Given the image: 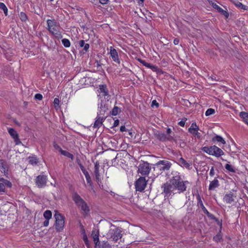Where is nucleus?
Wrapping results in <instances>:
<instances>
[{"label": "nucleus", "mask_w": 248, "mask_h": 248, "mask_svg": "<svg viewBox=\"0 0 248 248\" xmlns=\"http://www.w3.org/2000/svg\"><path fill=\"white\" fill-rule=\"evenodd\" d=\"M108 0H99V2L100 3L102 4H107Z\"/></svg>", "instance_id": "61"}, {"label": "nucleus", "mask_w": 248, "mask_h": 248, "mask_svg": "<svg viewBox=\"0 0 248 248\" xmlns=\"http://www.w3.org/2000/svg\"><path fill=\"white\" fill-rule=\"evenodd\" d=\"M9 167L6 160L0 159V170L6 176L8 175Z\"/></svg>", "instance_id": "15"}, {"label": "nucleus", "mask_w": 248, "mask_h": 248, "mask_svg": "<svg viewBox=\"0 0 248 248\" xmlns=\"http://www.w3.org/2000/svg\"><path fill=\"white\" fill-rule=\"evenodd\" d=\"M119 120L118 119H117L114 121L113 126V127H116L119 125Z\"/></svg>", "instance_id": "54"}, {"label": "nucleus", "mask_w": 248, "mask_h": 248, "mask_svg": "<svg viewBox=\"0 0 248 248\" xmlns=\"http://www.w3.org/2000/svg\"><path fill=\"white\" fill-rule=\"evenodd\" d=\"M152 107L155 106L156 108L158 107L159 104L156 102L155 100H154L152 102Z\"/></svg>", "instance_id": "47"}, {"label": "nucleus", "mask_w": 248, "mask_h": 248, "mask_svg": "<svg viewBox=\"0 0 248 248\" xmlns=\"http://www.w3.org/2000/svg\"><path fill=\"white\" fill-rule=\"evenodd\" d=\"M110 54L112 60L115 62L118 63V64H120V61L119 59L118 53L116 50L112 46H111L110 47Z\"/></svg>", "instance_id": "20"}, {"label": "nucleus", "mask_w": 248, "mask_h": 248, "mask_svg": "<svg viewBox=\"0 0 248 248\" xmlns=\"http://www.w3.org/2000/svg\"><path fill=\"white\" fill-rule=\"evenodd\" d=\"M209 174L211 176H213L214 175L215 172H214V167H212V168L210 170V171Z\"/></svg>", "instance_id": "50"}, {"label": "nucleus", "mask_w": 248, "mask_h": 248, "mask_svg": "<svg viewBox=\"0 0 248 248\" xmlns=\"http://www.w3.org/2000/svg\"><path fill=\"white\" fill-rule=\"evenodd\" d=\"M79 223L80 224V227H81V229L82 230L83 232L84 233H85V230L84 229V226L82 225V224H81L80 221H79Z\"/></svg>", "instance_id": "63"}, {"label": "nucleus", "mask_w": 248, "mask_h": 248, "mask_svg": "<svg viewBox=\"0 0 248 248\" xmlns=\"http://www.w3.org/2000/svg\"><path fill=\"white\" fill-rule=\"evenodd\" d=\"M62 44L65 47H69L70 46L71 43L70 41L66 38L63 39L62 40Z\"/></svg>", "instance_id": "36"}, {"label": "nucleus", "mask_w": 248, "mask_h": 248, "mask_svg": "<svg viewBox=\"0 0 248 248\" xmlns=\"http://www.w3.org/2000/svg\"><path fill=\"white\" fill-rule=\"evenodd\" d=\"M99 167H100V165H99V162L96 161L94 163V173L95 175L96 181L98 183H99V182H101V177H100V174L99 170Z\"/></svg>", "instance_id": "18"}, {"label": "nucleus", "mask_w": 248, "mask_h": 248, "mask_svg": "<svg viewBox=\"0 0 248 248\" xmlns=\"http://www.w3.org/2000/svg\"><path fill=\"white\" fill-rule=\"evenodd\" d=\"M59 102H60V101H59V99L58 98H55L54 99L53 103H54L55 105H58L59 104Z\"/></svg>", "instance_id": "57"}, {"label": "nucleus", "mask_w": 248, "mask_h": 248, "mask_svg": "<svg viewBox=\"0 0 248 248\" xmlns=\"http://www.w3.org/2000/svg\"><path fill=\"white\" fill-rule=\"evenodd\" d=\"M99 90L101 93H103L104 96H105L108 95V91L106 85H100Z\"/></svg>", "instance_id": "26"}, {"label": "nucleus", "mask_w": 248, "mask_h": 248, "mask_svg": "<svg viewBox=\"0 0 248 248\" xmlns=\"http://www.w3.org/2000/svg\"><path fill=\"white\" fill-rule=\"evenodd\" d=\"M96 66L98 68L99 67H100L101 65V64L100 63V62L98 61H96Z\"/></svg>", "instance_id": "64"}, {"label": "nucleus", "mask_w": 248, "mask_h": 248, "mask_svg": "<svg viewBox=\"0 0 248 248\" xmlns=\"http://www.w3.org/2000/svg\"><path fill=\"white\" fill-rule=\"evenodd\" d=\"M89 44H85L83 47H84V48H83V51H84V52L83 53H85L89 49Z\"/></svg>", "instance_id": "46"}, {"label": "nucleus", "mask_w": 248, "mask_h": 248, "mask_svg": "<svg viewBox=\"0 0 248 248\" xmlns=\"http://www.w3.org/2000/svg\"><path fill=\"white\" fill-rule=\"evenodd\" d=\"M107 236L109 238H111L113 241L116 242L118 240L122 238L121 231L116 226L110 223V227Z\"/></svg>", "instance_id": "5"}, {"label": "nucleus", "mask_w": 248, "mask_h": 248, "mask_svg": "<svg viewBox=\"0 0 248 248\" xmlns=\"http://www.w3.org/2000/svg\"><path fill=\"white\" fill-rule=\"evenodd\" d=\"M225 169L228 170L229 172H235V170L234 168L232 165L229 164H226L225 166Z\"/></svg>", "instance_id": "34"}, {"label": "nucleus", "mask_w": 248, "mask_h": 248, "mask_svg": "<svg viewBox=\"0 0 248 248\" xmlns=\"http://www.w3.org/2000/svg\"><path fill=\"white\" fill-rule=\"evenodd\" d=\"M55 218V228L57 232H62L64 226V217L61 214L58 212L54 215Z\"/></svg>", "instance_id": "7"}, {"label": "nucleus", "mask_w": 248, "mask_h": 248, "mask_svg": "<svg viewBox=\"0 0 248 248\" xmlns=\"http://www.w3.org/2000/svg\"><path fill=\"white\" fill-rule=\"evenodd\" d=\"M210 219L215 220L218 225H219L220 226H222V220L220 221L218 220V218L216 217L214 215H213V218H210Z\"/></svg>", "instance_id": "43"}, {"label": "nucleus", "mask_w": 248, "mask_h": 248, "mask_svg": "<svg viewBox=\"0 0 248 248\" xmlns=\"http://www.w3.org/2000/svg\"><path fill=\"white\" fill-rule=\"evenodd\" d=\"M215 112V110L213 108H208L205 112V115L206 116H209L210 115L214 114Z\"/></svg>", "instance_id": "41"}, {"label": "nucleus", "mask_w": 248, "mask_h": 248, "mask_svg": "<svg viewBox=\"0 0 248 248\" xmlns=\"http://www.w3.org/2000/svg\"><path fill=\"white\" fill-rule=\"evenodd\" d=\"M85 44V41L83 40L79 41L78 42L79 46L81 47H83Z\"/></svg>", "instance_id": "53"}, {"label": "nucleus", "mask_w": 248, "mask_h": 248, "mask_svg": "<svg viewBox=\"0 0 248 248\" xmlns=\"http://www.w3.org/2000/svg\"><path fill=\"white\" fill-rule=\"evenodd\" d=\"M107 116H102L101 115H98L96 117V120L95 121L93 125L94 128H99L102 125L103 122L106 119Z\"/></svg>", "instance_id": "19"}, {"label": "nucleus", "mask_w": 248, "mask_h": 248, "mask_svg": "<svg viewBox=\"0 0 248 248\" xmlns=\"http://www.w3.org/2000/svg\"><path fill=\"white\" fill-rule=\"evenodd\" d=\"M120 131L121 132H124V131H126V128H125L124 125H122L120 127Z\"/></svg>", "instance_id": "59"}, {"label": "nucleus", "mask_w": 248, "mask_h": 248, "mask_svg": "<svg viewBox=\"0 0 248 248\" xmlns=\"http://www.w3.org/2000/svg\"><path fill=\"white\" fill-rule=\"evenodd\" d=\"M8 131L10 136L14 139L16 145H18L21 143V141L19 139V135L15 129L10 128L8 129Z\"/></svg>", "instance_id": "14"}, {"label": "nucleus", "mask_w": 248, "mask_h": 248, "mask_svg": "<svg viewBox=\"0 0 248 248\" xmlns=\"http://www.w3.org/2000/svg\"><path fill=\"white\" fill-rule=\"evenodd\" d=\"M54 147L55 149L59 150L60 152H61V149H62L59 145L55 143H54Z\"/></svg>", "instance_id": "51"}, {"label": "nucleus", "mask_w": 248, "mask_h": 248, "mask_svg": "<svg viewBox=\"0 0 248 248\" xmlns=\"http://www.w3.org/2000/svg\"><path fill=\"white\" fill-rule=\"evenodd\" d=\"M155 165L158 167L160 171H168L170 169L172 164L167 160H160Z\"/></svg>", "instance_id": "11"}, {"label": "nucleus", "mask_w": 248, "mask_h": 248, "mask_svg": "<svg viewBox=\"0 0 248 248\" xmlns=\"http://www.w3.org/2000/svg\"><path fill=\"white\" fill-rule=\"evenodd\" d=\"M170 179L174 189L177 190L178 193H183L186 190V183H188V181H184L182 179L179 173L176 172Z\"/></svg>", "instance_id": "2"}, {"label": "nucleus", "mask_w": 248, "mask_h": 248, "mask_svg": "<svg viewBox=\"0 0 248 248\" xmlns=\"http://www.w3.org/2000/svg\"><path fill=\"white\" fill-rule=\"evenodd\" d=\"M178 162L181 166L189 169L190 164L188 163L183 157H181L178 159Z\"/></svg>", "instance_id": "24"}, {"label": "nucleus", "mask_w": 248, "mask_h": 248, "mask_svg": "<svg viewBox=\"0 0 248 248\" xmlns=\"http://www.w3.org/2000/svg\"><path fill=\"white\" fill-rule=\"evenodd\" d=\"M83 240L85 243V244L87 246L88 248H90V243L88 239V237L86 233H84L83 237Z\"/></svg>", "instance_id": "38"}, {"label": "nucleus", "mask_w": 248, "mask_h": 248, "mask_svg": "<svg viewBox=\"0 0 248 248\" xmlns=\"http://www.w3.org/2000/svg\"><path fill=\"white\" fill-rule=\"evenodd\" d=\"M78 165L83 173L87 171L81 163H79Z\"/></svg>", "instance_id": "49"}, {"label": "nucleus", "mask_w": 248, "mask_h": 248, "mask_svg": "<svg viewBox=\"0 0 248 248\" xmlns=\"http://www.w3.org/2000/svg\"><path fill=\"white\" fill-rule=\"evenodd\" d=\"M91 237L93 239L95 245V248H111V245L108 241H103L100 242L99 238V231L96 229L93 230L91 234Z\"/></svg>", "instance_id": "4"}, {"label": "nucleus", "mask_w": 248, "mask_h": 248, "mask_svg": "<svg viewBox=\"0 0 248 248\" xmlns=\"http://www.w3.org/2000/svg\"><path fill=\"white\" fill-rule=\"evenodd\" d=\"M61 153L62 155H63L68 158H71L72 159H73L74 158V155L71 153H69L68 151L61 149Z\"/></svg>", "instance_id": "31"}, {"label": "nucleus", "mask_w": 248, "mask_h": 248, "mask_svg": "<svg viewBox=\"0 0 248 248\" xmlns=\"http://www.w3.org/2000/svg\"><path fill=\"white\" fill-rule=\"evenodd\" d=\"M48 31L56 38L59 39L62 37L60 31L61 28L55 19H48L46 21Z\"/></svg>", "instance_id": "3"}, {"label": "nucleus", "mask_w": 248, "mask_h": 248, "mask_svg": "<svg viewBox=\"0 0 248 248\" xmlns=\"http://www.w3.org/2000/svg\"><path fill=\"white\" fill-rule=\"evenodd\" d=\"M171 130L170 128H168L167 129V134L168 135H170V133H171Z\"/></svg>", "instance_id": "62"}, {"label": "nucleus", "mask_w": 248, "mask_h": 248, "mask_svg": "<svg viewBox=\"0 0 248 248\" xmlns=\"http://www.w3.org/2000/svg\"><path fill=\"white\" fill-rule=\"evenodd\" d=\"M151 167L147 162H143L140 164L138 172L142 175H148L151 170Z\"/></svg>", "instance_id": "9"}, {"label": "nucleus", "mask_w": 248, "mask_h": 248, "mask_svg": "<svg viewBox=\"0 0 248 248\" xmlns=\"http://www.w3.org/2000/svg\"><path fill=\"white\" fill-rule=\"evenodd\" d=\"M211 6L214 8L215 9H216L219 6L217 4L216 2L212 3Z\"/></svg>", "instance_id": "58"}, {"label": "nucleus", "mask_w": 248, "mask_h": 248, "mask_svg": "<svg viewBox=\"0 0 248 248\" xmlns=\"http://www.w3.org/2000/svg\"><path fill=\"white\" fill-rule=\"evenodd\" d=\"M161 188L163 189V193L165 194V197L168 198L171 195L173 191L175 189L170 179L169 181L163 184Z\"/></svg>", "instance_id": "8"}, {"label": "nucleus", "mask_w": 248, "mask_h": 248, "mask_svg": "<svg viewBox=\"0 0 248 248\" xmlns=\"http://www.w3.org/2000/svg\"><path fill=\"white\" fill-rule=\"evenodd\" d=\"M197 199L198 200V204H200L202 210L203 211V213L206 215V216L209 217V218H213V215L209 213L208 210L206 209L205 206H204L202 202V201L200 195L198 194L197 195Z\"/></svg>", "instance_id": "16"}, {"label": "nucleus", "mask_w": 248, "mask_h": 248, "mask_svg": "<svg viewBox=\"0 0 248 248\" xmlns=\"http://www.w3.org/2000/svg\"><path fill=\"white\" fill-rule=\"evenodd\" d=\"M150 69L155 72H156L158 70V67L154 65H152V66H151V68Z\"/></svg>", "instance_id": "52"}, {"label": "nucleus", "mask_w": 248, "mask_h": 248, "mask_svg": "<svg viewBox=\"0 0 248 248\" xmlns=\"http://www.w3.org/2000/svg\"><path fill=\"white\" fill-rule=\"evenodd\" d=\"M219 186V182L216 177L213 181L210 182L208 189L209 190H214L216 188L218 187Z\"/></svg>", "instance_id": "22"}, {"label": "nucleus", "mask_w": 248, "mask_h": 248, "mask_svg": "<svg viewBox=\"0 0 248 248\" xmlns=\"http://www.w3.org/2000/svg\"><path fill=\"white\" fill-rule=\"evenodd\" d=\"M47 182V176L41 174L37 176L35 179L36 185L39 188H43L46 186Z\"/></svg>", "instance_id": "13"}, {"label": "nucleus", "mask_w": 248, "mask_h": 248, "mask_svg": "<svg viewBox=\"0 0 248 248\" xmlns=\"http://www.w3.org/2000/svg\"><path fill=\"white\" fill-rule=\"evenodd\" d=\"M0 9L3 10L5 16H7L8 14V9L6 7V5L4 3L2 2H0Z\"/></svg>", "instance_id": "37"}, {"label": "nucleus", "mask_w": 248, "mask_h": 248, "mask_svg": "<svg viewBox=\"0 0 248 248\" xmlns=\"http://www.w3.org/2000/svg\"><path fill=\"white\" fill-rule=\"evenodd\" d=\"M34 98L36 100H41L43 98V96L40 93H37L35 95Z\"/></svg>", "instance_id": "44"}, {"label": "nucleus", "mask_w": 248, "mask_h": 248, "mask_svg": "<svg viewBox=\"0 0 248 248\" xmlns=\"http://www.w3.org/2000/svg\"><path fill=\"white\" fill-rule=\"evenodd\" d=\"M0 181L2 182L4 185V186H6L7 187L10 188L12 186V183L8 180L4 179L3 178H0Z\"/></svg>", "instance_id": "32"}, {"label": "nucleus", "mask_w": 248, "mask_h": 248, "mask_svg": "<svg viewBox=\"0 0 248 248\" xmlns=\"http://www.w3.org/2000/svg\"><path fill=\"white\" fill-rule=\"evenodd\" d=\"M156 138L161 141H171L173 140V136L171 135H168L167 136L164 133H159L156 135Z\"/></svg>", "instance_id": "17"}, {"label": "nucleus", "mask_w": 248, "mask_h": 248, "mask_svg": "<svg viewBox=\"0 0 248 248\" xmlns=\"http://www.w3.org/2000/svg\"><path fill=\"white\" fill-rule=\"evenodd\" d=\"M43 215L46 219H50L52 217V213L50 210H46Z\"/></svg>", "instance_id": "35"}, {"label": "nucleus", "mask_w": 248, "mask_h": 248, "mask_svg": "<svg viewBox=\"0 0 248 248\" xmlns=\"http://www.w3.org/2000/svg\"><path fill=\"white\" fill-rule=\"evenodd\" d=\"M212 141L214 142L216 141L220 142L224 144L226 143L225 140L222 138V137L218 135H216V136L213 137L212 138Z\"/></svg>", "instance_id": "28"}, {"label": "nucleus", "mask_w": 248, "mask_h": 248, "mask_svg": "<svg viewBox=\"0 0 248 248\" xmlns=\"http://www.w3.org/2000/svg\"><path fill=\"white\" fill-rule=\"evenodd\" d=\"M49 219H46L45 220V221L43 223L44 226L47 227L49 224Z\"/></svg>", "instance_id": "56"}, {"label": "nucleus", "mask_w": 248, "mask_h": 248, "mask_svg": "<svg viewBox=\"0 0 248 248\" xmlns=\"http://www.w3.org/2000/svg\"><path fill=\"white\" fill-rule=\"evenodd\" d=\"M179 43V40L178 38H175L173 40V43L175 45H177Z\"/></svg>", "instance_id": "60"}, {"label": "nucleus", "mask_w": 248, "mask_h": 248, "mask_svg": "<svg viewBox=\"0 0 248 248\" xmlns=\"http://www.w3.org/2000/svg\"><path fill=\"white\" fill-rule=\"evenodd\" d=\"M73 200L77 206L80 208L83 216L84 217H88L90 214V209L84 200L77 193L73 195Z\"/></svg>", "instance_id": "1"}, {"label": "nucleus", "mask_w": 248, "mask_h": 248, "mask_svg": "<svg viewBox=\"0 0 248 248\" xmlns=\"http://www.w3.org/2000/svg\"><path fill=\"white\" fill-rule=\"evenodd\" d=\"M29 162L31 165H36L38 163V160L35 156H30L29 157Z\"/></svg>", "instance_id": "33"}, {"label": "nucleus", "mask_w": 248, "mask_h": 248, "mask_svg": "<svg viewBox=\"0 0 248 248\" xmlns=\"http://www.w3.org/2000/svg\"><path fill=\"white\" fill-rule=\"evenodd\" d=\"M216 10L218 12H219L220 14L224 16L226 18H228L229 14L228 11H227V9H226V10H223L221 7L218 6Z\"/></svg>", "instance_id": "25"}, {"label": "nucleus", "mask_w": 248, "mask_h": 248, "mask_svg": "<svg viewBox=\"0 0 248 248\" xmlns=\"http://www.w3.org/2000/svg\"><path fill=\"white\" fill-rule=\"evenodd\" d=\"M121 111V108L117 106H115L111 111H109V114L113 115V116H116L117 115L119 112Z\"/></svg>", "instance_id": "27"}, {"label": "nucleus", "mask_w": 248, "mask_h": 248, "mask_svg": "<svg viewBox=\"0 0 248 248\" xmlns=\"http://www.w3.org/2000/svg\"><path fill=\"white\" fill-rule=\"evenodd\" d=\"M201 150L209 155L215 156L218 157L224 155L223 151L218 147L214 145L210 147H203Z\"/></svg>", "instance_id": "6"}, {"label": "nucleus", "mask_w": 248, "mask_h": 248, "mask_svg": "<svg viewBox=\"0 0 248 248\" xmlns=\"http://www.w3.org/2000/svg\"><path fill=\"white\" fill-rule=\"evenodd\" d=\"M83 174H84V175L85 176L87 183L89 185V186L91 187H93V183H92L91 178L90 177V175L89 172L87 171H86L85 172H84Z\"/></svg>", "instance_id": "30"}, {"label": "nucleus", "mask_w": 248, "mask_h": 248, "mask_svg": "<svg viewBox=\"0 0 248 248\" xmlns=\"http://www.w3.org/2000/svg\"><path fill=\"white\" fill-rule=\"evenodd\" d=\"M5 189L4 184L0 183V192H4Z\"/></svg>", "instance_id": "48"}, {"label": "nucleus", "mask_w": 248, "mask_h": 248, "mask_svg": "<svg viewBox=\"0 0 248 248\" xmlns=\"http://www.w3.org/2000/svg\"><path fill=\"white\" fill-rule=\"evenodd\" d=\"M98 107L100 108L98 115H101L103 117L106 116L105 114L108 110V104L106 100H101L100 104H98Z\"/></svg>", "instance_id": "12"}, {"label": "nucleus", "mask_w": 248, "mask_h": 248, "mask_svg": "<svg viewBox=\"0 0 248 248\" xmlns=\"http://www.w3.org/2000/svg\"><path fill=\"white\" fill-rule=\"evenodd\" d=\"M20 19L22 21H26L27 20V19H28L27 16L24 12H21L20 13Z\"/></svg>", "instance_id": "40"}, {"label": "nucleus", "mask_w": 248, "mask_h": 248, "mask_svg": "<svg viewBox=\"0 0 248 248\" xmlns=\"http://www.w3.org/2000/svg\"><path fill=\"white\" fill-rule=\"evenodd\" d=\"M234 198H235V196H234V194L230 192L229 194H226L224 196L223 200L226 203L231 204L234 202Z\"/></svg>", "instance_id": "21"}, {"label": "nucleus", "mask_w": 248, "mask_h": 248, "mask_svg": "<svg viewBox=\"0 0 248 248\" xmlns=\"http://www.w3.org/2000/svg\"><path fill=\"white\" fill-rule=\"evenodd\" d=\"M147 185V181L144 177H140L135 184L136 191L141 192L144 190Z\"/></svg>", "instance_id": "10"}, {"label": "nucleus", "mask_w": 248, "mask_h": 248, "mask_svg": "<svg viewBox=\"0 0 248 248\" xmlns=\"http://www.w3.org/2000/svg\"><path fill=\"white\" fill-rule=\"evenodd\" d=\"M189 128H199V126L197 125L196 123H193L191 124V126Z\"/></svg>", "instance_id": "55"}, {"label": "nucleus", "mask_w": 248, "mask_h": 248, "mask_svg": "<svg viewBox=\"0 0 248 248\" xmlns=\"http://www.w3.org/2000/svg\"><path fill=\"white\" fill-rule=\"evenodd\" d=\"M199 128H189L188 129V131L190 133L192 134L193 135L196 136L198 139H200L201 137V135L198 131L199 130Z\"/></svg>", "instance_id": "23"}, {"label": "nucleus", "mask_w": 248, "mask_h": 248, "mask_svg": "<svg viewBox=\"0 0 248 248\" xmlns=\"http://www.w3.org/2000/svg\"><path fill=\"white\" fill-rule=\"evenodd\" d=\"M240 116L243 119L244 122L248 125V113L244 111L241 112Z\"/></svg>", "instance_id": "29"}, {"label": "nucleus", "mask_w": 248, "mask_h": 248, "mask_svg": "<svg viewBox=\"0 0 248 248\" xmlns=\"http://www.w3.org/2000/svg\"><path fill=\"white\" fill-rule=\"evenodd\" d=\"M213 240L217 243L220 242V241L222 240L221 235L220 233L217 234L213 237Z\"/></svg>", "instance_id": "39"}, {"label": "nucleus", "mask_w": 248, "mask_h": 248, "mask_svg": "<svg viewBox=\"0 0 248 248\" xmlns=\"http://www.w3.org/2000/svg\"><path fill=\"white\" fill-rule=\"evenodd\" d=\"M236 5L239 7H240L241 9H244V10H247V6L246 5H243L242 3L241 2H238L237 4H236Z\"/></svg>", "instance_id": "45"}, {"label": "nucleus", "mask_w": 248, "mask_h": 248, "mask_svg": "<svg viewBox=\"0 0 248 248\" xmlns=\"http://www.w3.org/2000/svg\"><path fill=\"white\" fill-rule=\"evenodd\" d=\"M187 118L184 117L182 120L178 123V124L181 126H184L186 122L187 121Z\"/></svg>", "instance_id": "42"}]
</instances>
